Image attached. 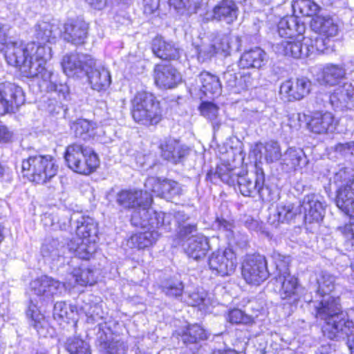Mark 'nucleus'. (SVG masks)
<instances>
[{"label":"nucleus","mask_w":354,"mask_h":354,"mask_svg":"<svg viewBox=\"0 0 354 354\" xmlns=\"http://www.w3.org/2000/svg\"><path fill=\"white\" fill-rule=\"evenodd\" d=\"M55 26L48 21L37 24L35 40L12 41L6 45L4 58L7 64L26 77L44 75L48 71L47 64L53 57L52 48L48 44L55 41Z\"/></svg>","instance_id":"1"},{"label":"nucleus","mask_w":354,"mask_h":354,"mask_svg":"<svg viewBox=\"0 0 354 354\" xmlns=\"http://www.w3.org/2000/svg\"><path fill=\"white\" fill-rule=\"evenodd\" d=\"M317 283V293L322 298L314 306V317L324 321L321 327L323 336L335 341L348 337L354 330V322L344 314L340 297H326V290L335 288V277L322 272Z\"/></svg>","instance_id":"2"},{"label":"nucleus","mask_w":354,"mask_h":354,"mask_svg":"<svg viewBox=\"0 0 354 354\" xmlns=\"http://www.w3.org/2000/svg\"><path fill=\"white\" fill-rule=\"evenodd\" d=\"M129 113L135 124L145 128H156L165 118L158 95L147 90L136 91L131 98Z\"/></svg>","instance_id":"3"},{"label":"nucleus","mask_w":354,"mask_h":354,"mask_svg":"<svg viewBox=\"0 0 354 354\" xmlns=\"http://www.w3.org/2000/svg\"><path fill=\"white\" fill-rule=\"evenodd\" d=\"M59 169L57 160L50 154L30 155L21 162L22 178L35 185L50 183L57 176Z\"/></svg>","instance_id":"4"},{"label":"nucleus","mask_w":354,"mask_h":354,"mask_svg":"<svg viewBox=\"0 0 354 354\" xmlns=\"http://www.w3.org/2000/svg\"><path fill=\"white\" fill-rule=\"evenodd\" d=\"M63 157L66 167L74 173L89 176L100 166L99 155L91 144L75 141L68 144Z\"/></svg>","instance_id":"5"},{"label":"nucleus","mask_w":354,"mask_h":354,"mask_svg":"<svg viewBox=\"0 0 354 354\" xmlns=\"http://www.w3.org/2000/svg\"><path fill=\"white\" fill-rule=\"evenodd\" d=\"M308 25L310 30L317 35L306 39L311 52L321 55L333 50L340 32L334 18L328 15H319L311 19Z\"/></svg>","instance_id":"6"},{"label":"nucleus","mask_w":354,"mask_h":354,"mask_svg":"<svg viewBox=\"0 0 354 354\" xmlns=\"http://www.w3.org/2000/svg\"><path fill=\"white\" fill-rule=\"evenodd\" d=\"M76 224L75 235L68 245L77 258L89 261L97 251V224L88 216H82Z\"/></svg>","instance_id":"7"},{"label":"nucleus","mask_w":354,"mask_h":354,"mask_svg":"<svg viewBox=\"0 0 354 354\" xmlns=\"http://www.w3.org/2000/svg\"><path fill=\"white\" fill-rule=\"evenodd\" d=\"M172 335L181 342L183 354H199L212 333L202 322H187L174 331Z\"/></svg>","instance_id":"8"},{"label":"nucleus","mask_w":354,"mask_h":354,"mask_svg":"<svg viewBox=\"0 0 354 354\" xmlns=\"http://www.w3.org/2000/svg\"><path fill=\"white\" fill-rule=\"evenodd\" d=\"M240 270L241 278L250 286L258 287L270 277L268 259L258 252L243 257Z\"/></svg>","instance_id":"9"},{"label":"nucleus","mask_w":354,"mask_h":354,"mask_svg":"<svg viewBox=\"0 0 354 354\" xmlns=\"http://www.w3.org/2000/svg\"><path fill=\"white\" fill-rule=\"evenodd\" d=\"M306 129L315 136H328L337 131L340 119L328 110L317 109L305 117Z\"/></svg>","instance_id":"10"},{"label":"nucleus","mask_w":354,"mask_h":354,"mask_svg":"<svg viewBox=\"0 0 354 354\" xmlns=\"http://www.w3.org/2000/svg\"><path fill=\"white\" fill-rule=\"evenodd\" d=\"M272 284L273 292L281 301L295 305L300 301L302 286L295 274L287 273L285 275L274 276Z\"/></svg>","instance_id":"11"},{"label":"nucleus","mask_w":354,"mask_h":354,"mask_svg":"<svg viewBox=\"0 0 354 354\" xmlns=\"http://www.w3.org/2000/svg\"><path fill=\"white\" fill-rule=\"evenodd\" d=\"M208 266L216 276H230L234 272L237 266L236 253L231 247L219 248L209 257Z\"/></svg>","instance_id":"12"},{"label":"nucleus","mask_w":354,"mask_h":354,"mask_svg":"<svg viewBox=\"0 0 354 354\" xmlns=\"http://www.w3.org/2000/svg\"><path fill=\"white\" fill-rule=\"evenodd\" d=\"M311 86V81L306 77H290L281 83L279 94L287 102L300 101L310 93Z\"/></svg>","instance_id":"13"},{"label":"nucleus","mask_w":354,"mask_h":354,"mask_svg":"<svg viewBox=\"0 0 354 354\" xmlns=\"http://www.w3.org/2000/svg\"><path fill=\"white\" fill-rule=\"evenodd\" d=\"M116 201L125 209H149L153 203V196L142 189H122L117 193Z\"/></svg>","instance_id":"14"},{"label":"nucleus","mask_w":354,"mask_h":354,"mask_svg":"<svg viewBox=\"0 0 354 354\" xmlns=\"http://www.w3.org/2000/svg\"><path fill=\"white\" fill-rule=\"evenodd\" d=\"M307 38L310 37L301 35L284 39L276 45V53L279 55L292 59H301L313 55H319L318 53L311 52L307 45Z\"/></svg>","instance_id":"15"},{"label":"nucleus","mask_w":354,"mask_h":354,"mask_svg":"<svg viewBox=\"0 0 354 354\" xmlns=\"http://www.w3.org/2000/svg\"><path fill=\"white\" fill-rule=\"evenodd\" d=\"M25 102L20 86L10 82L0 83V115L12 113Z\"/></svg>","instance_id":"16"},{"label":"nucleus","mask_w":354,"mask_h":354,"mask_svg":"<svg viewBox=\"0 0 354 354\" xmlns=\"http://www.w3.org/2000/svg\"><path fill=\"white\" fill-rule=\"evenodd\" d=\"M95 65V62L90 55L79 53L66 54L61 61L62 70L68 76H77L83 72L87 74Z\"/></svg>","instance_id":"17"},{"label":"nucleus","mask_w":354,"mask_h":354,"mask_svg":"<svg viewBox=\"0 0 354 354\" xmlns=\"http://www.w3.org/2000/svg\"><path fill=\"white\" fill-rule=\"evenodd\" d=\"M333 201L344 215L350 218H354V178L337 187Z\"/></svg>","instance_id":"18"},{"label":"nucleus","mask_w":354,"mask_h":354,"mask_svg":"<svg viewBox=\"0 0 354 354\" xmlns=\"http://www.w3.org/2000/svg\"><path fill=\"white\" fill-rule=\"evenodd\" d=\"M223 79L226 87L235 93L249 89L254 83L252 74L239 66L227 68L223 74Z\"/></svg>","instance_id":"19"},{"label":"nucleus","mask_w":354,"mask_h":354,"mask_svg":"<svg viewBox=\"0 0 354 354\" xmlns=\"http://www.w3.org/2000/svg\"><path fill=\"white\" fill-rule=\"evenodd\" d=\"M89 24L82 19L76 18L68 20L64 24L60 37L66 42L75 46L86 43L88 37Z\"/></svg>","instance_id":"20"},{"label":"nucleus","mask_w":354,"mask_h":354,"mask_svg":"<svg viewBox=\"0 0 354 354\" xmlns=\"http://www.w3.org/2000/svg\"><path fill=\"white\" fill-rule=\"evenodd\" d=\"M154 84L161 89H172L181 82V75L178 71L171 64L158 63L153 69Z\"/></svg>","instance_id":"21"},{"label":"nucleus","mask_w":354,"mask_h":354,"mask_svg":"<svg viewBox=\"0 0 354 354\" xmlns=\"http://www.w3.org/2000/svg\"><path fill=\"white\" fill-rule=\"evenodd\" d=\"M160 156L165 160L177 165L189 154V147L182 145L179 139L169 136L160 142L158 145Z\"/></svg>","instance_id":"22"},{"label":"nucleus","mask_w":354,"mask_h":354,"mask_svg":"<svg viewBox=\"0 0 354 354\" xmlns=\"http://www.w3.org/2000/svg\"><path fill=\"white\" fill-rule=\"evenodd\" d=\"M254 183L245 175L238 174L234 185H231L244 196H251L256 191L261 194L265 187L266 176L263 168L255 163Z\"/></svg>","instance_id":"23"},{"label":"nucleus","mask_w":354,"mask_h":354,"mask_svg":"<svg viewBox=\"0 0 354 354\" xmlns=\"http://www.w3.org/2000/svg\"><path fill=\"white\" fill-rule=\"evenodd\" d=\"M150 48L156 57L164 61H176L180 58L181 50L176 43L160 35L152 38Z\"/></svg>","instance_id":"24"},{"label":"nucleus","mask_w":354,"mask_h":354,"mask_svg":"<svg viewBox=\"0 0 354 354\" xmlns=\"http://www.w3.org/2000/svg\"><path fill=\"white\" fill-rule=\"evenodd\" d=\"M305 224L320 223L324 217L325 206L315 194H306L301 203Z\"/></svg>","instance_id":"25"},{"label":"nucleus","mask_w":354,"mask_h":354,"mask_svg":"<svg viewBox=\"0 0 354 354\" xmlns=\"http://www.w3.org/2000/svg\"><path fill=\"white\" fill-rule=\"evenodd\" d=\"M61 286V282L46 274L35 278L30 282V289L40 299H52Z\"/></svg>","instance_id":"26"},{"label":"nucleus","mask_w":354,"mask_h":354,"mask_svg":"<svg viewBox=\"0 0 354 354\" xmlns=\"http://www.w3.org/2000/svg\"><path fill=\"white\" fill-rule=\"evenodd\" d=\"M346 77V71L344 65L329 63L320 68L317 82L319 85L332 87L337 85Z\"/></svg>","instance_id":"27"},{"label":"nucleus","mask_w":354,"mask_h":354,"mask_svg":"<svg viewBox=\"0 0 354 354\" xmlns=\"http://www.w3.org/2000/svg\"><path fill=\"white\" fill-rule=\"evenodd\" d=\"M330 104L342 111L351 109L354 104V86L349 82L338 86L330 95Z\"/></svg>","instance_id":"28"},{"label":"nucleus","mask_w":354,"mask_h":354,"mask_svg":"<svg viewBox=\"0 0 354 354\" xmlns=\"http://www.w3.org/2000/svg\"><path fill=\"white\" fill-rule=\"evenodd\" d=\"M239 8L234 0H220L213 7L212 19L230 24L237 19Z\"/></svg>","instance_id":"29"},{"label":"nucleus","mask_w":354,"mask_h":354,"mask_svg":"<svg viewBox=\"0 0 354 354\" xmlns=\"http://www.w3.org/2000/svg\"><path fill=\"white\" fill-rule=\"evenodd\" d=\"M306 26L293 16H284L277 23V32L284 39L304 35Z\"/></svg>","instance_id":"30"},{"label":"nucleus","mask_w":354,"mask_h":354,"mask_svg":"<svg viewBox=\"0 0 354 354\" xmlns=\"http://www.w3.org/2000/svg\"><path fill=\"white\" fill-rule=\"evenodd\" d=\"M160 234L156 230H145L133 232L127 239L133 249L145 250L152 248L157 242Z\"/></svg>","instance_id":"31"},{"label":"nucleus","mask_w":354,"mask_h":354,"mask_svg":"<svg viewBox=\"0 0 354 354\" xmlns=\"http://www.w3.org/2000/svg\"><path fill=\"white\" fill-rule=\"evenodd\" d=\"M149 183L150 184L149 193L160 198H171L179 192L178 183L175 180L153 178Z\"/></svg>","instance_id":"32"},{"label":"nucleus","mask_w":354,"mask_h":354,"mask_svg":"<svg viewBox=\"0 0 354 354\" xmlns=\"http://www.w3.org/2000/svg\"><path fill=\"white\" fill-rule=\"evenodd\" d=\"M266 52L259 47L245 50L238 61V66L245 71L249 68H260L265 65Z\"/></svg>","instance_id":"33"},{"label":"nucleus","mask_w":354,"mask_h":354,"mask_svg":"<svg viewBox=\"0 0 354 354\" xmlns=\"http://www.w3.org/2000/svg\"><path fill=\"white\" fill-rule=\"evenodd\" d=\"M210 250L209 239L203 234L194 236L185 249V253L195 260L204 258Z\"/></svg>","instance_id":"34"},{"label":"nucleus","mask_w":354,"mask_h":354,"mask_svg":"<svg viewBox=\"0 0 354 354\" xmlns=\"http://www.w3.org/2000/svg\"><path fill=\"white\" fill-rule=\"evenodd\" d=\"M70 127L74 136L82 139L86 144H89L88 142L93 140L95 138L96 125L86 119L79 118L73 121Z\"/></svg>","instance_id":"35"},{"label":"nucleus","mask_w":354,"mask_h":354,"mask_svg":"<svg viewBox=\"0 0 354 354\" xmlns=\"http://www.w3.org/2000/svg\"><path fill=\"white\" fill-rule=\"evenodd\" d=\"M237 175L238 174L234 172V169L230 167V164L221 162L216 165L215 169L211 168L207 171L206 179L212 181L218 178L230 186L234 184Z\"/></svg>","instance_id":"36"},{"label":"nucleus","mask_w":354,"mask_h":354,"mask_svg":"<svg viewBox=\"0 0 354 354\" xmlns=\"http://www.w3.org/2000/svg\"><path fill=\"white\" fill-rule=\"evenodd\" d=\"M201 86L200 91L205 96L218 95L221 91V84L219 77L207 71H202L198 75Z\"/></svg>","instance_id":"37"},{"label":"nucleus","mask_w":354,"mask_h":354,"mask_svg":"<svg viewBox=\"0 0 354 354\" xmlns=\"http://www.w3.org/2000/svg\"><path fill=\"white\" fill-rule=\"evenodd\" d=\"M292 7L295 14L300 17L313 19L319 16L322 10L320 6L313 0H293Z\"/></svg>","instance_id":"38"},{"label":"nucleus","mask_w":354,"mask_h":354,"mask_svg":"<svg viewBox=\"0 0 354 354\" xmlns=\"http://www.w3.org/2000/svg\"><path fill=\"white\" fill-rule=\"evenodd\" d=\"M167 3L170 9L181 15L195 14L201 6L198 0H167Z\"/></svg>","instance_id":"39"},{"label":"nucleus","mask_w":354,"mask_h":354,"mask_svg":"<svg viewBox=\"0 0 354 354\" xmlns=\"http://www.w3.org/2000/svg\"><path fill=\"white\" fill-rule=\"evenodd\" d=\"M91 75L88 76V81L91 88L100 91L107 88L111 82L110 73L106 70L91 69Z\"/></svg>","instance_id":"40"},{"label":"nucleus","mask_w":354,"mask_h":354,"mask_svg":"<svg viewBox=\"0 0 354 354\" xmlns=\"http://www.w3.org/2000/svg\"><path fill=\"white\" fill-rule=\"evenodd\" d=\"M72 276L75 283L82 287L91 286L97 283V277L91 268H75L72 272Z\"/></svg>","instance_id":"41"},{"label":"nucleus","mask_w":354,"mask_h":354,"mask_svg":"<svg viewBox=\"0 0 354 354\" xmlns=\"http://www.w3.org/2000/svg\"><path fill=\"white\" fill-rule=\"evenodd\" d=\"M227 321L233 325L252 326L255 323L253 316L237 308L228 310Z\"/></svg>","instance_id":"42"},{"label":"nucleus","mask_w":354,"mask_h":354,"mask_svg":"<svg viewBox=\"0 0 354 354\" xmlns=\"http://www.w3.org/2000/svg\"><path fill=\"white\" fill-rule=\"evenodd\" d=\"M295 212L292 207L289 205H279L276 208L274 214L270 216L271 223L276 226L281 223H288L295 218Z\"/></svg>","instance_id":"43"},{"label":"nucleus","mask_w":354,"mask_h":354,"mask_svg":"<svg viewBox=\"0 0 354 354\" xmlns=\"http://www.w3.org/2000/svg\"><path fill=\"white\" fill-rule=\"evenodd\" d=\"M259 151L264 149V158L268 163L279 160L281 156V148L277 142L270 141L264 144L257 143L255 145Z\"/></svg>","instance_id":"44"},{"label":"nucleus","mask_w":354,"mask_h":354,"mask_svg":"<svg viewBox=\"0 0 354 354\" xmlns=\"http://www.w3.org/2000/svg\"><path fill=\"white\" fill-rule=\"evenodd\" d=\"M26 317L31 322L32 326L37 331L43 329L46 324L45 315L35 304L28 306L26 312Z\"/></svg>","instance_id":"45"},{"label":"nucleus","mask_w":354,"mask_h":354,"mask_svg":"<svg viewBox=\"0 0 354 354\" xmlns=\"http://www.w3.org/2000/svg\"><path fill=\"white\" fill-rule=\"evenodd\" d=\"M232 37L229 35H223L216 37L211 45V51L214 54H223L225 56L230 55L232 47Z\"/></svg>","instance_id":"46"},{"label":"nucleus","mask_w":354,"mask_h":354,"mask_svg":"<svg viewBox=\"0 0 354 354\" xmlns=\"http://www.w3.org/2000/svg\"><path fill=\"white\" fill-rule=\"evenodd\" d=\"M66 349L70 354H91L88 344L77 337H69L67 339Z\"/></svg>","instance_id":"47"},{"label":"nucleus","mask_w":354,"mask_h":354,"mask_svg":"<svg viewBox=\"0 0 354 354\" xmlns=\"http://www.w3.org/2000/svg\"><path fill=\"white\" fill-rule=\"evenodd\" d=\"M344 240V243L354 248V221H348L337 227Z\"/></svg>","instance_id":"48"},{"label":"nucleus","mask_w":354,"mask_h":354,"mask_svg":"<svg viewBox=\"0 0 354 354\" xmlns=\"http://www.w3.org/2000/svg\"><path fill=\"white\" fill-rule=\"evenodd\" d=\"M184 286L182 281H171L162 287V292L169 297L178 298L183 295Z\"/></svg>","instance_id":"49"},{"label":"nucleus","mask_w":354,"mask_h":354,"mask_svg":"<svg viewBox=\"0 0 354 354\" xmlns=\"http://www.w3.org/2000/svg\"><path fill=\"white\" fill-rule=\"evenodd\" d=\"M198 110L201 115L208 120H214L218 116L219 107L212 102L203 101L198 106Z\"/></svg>","instance_id":"50"},{"label":"nucleus","mask_w":354,"mask_h":354,"mask_svg":"<svg viewBox=\"0 0 354 354\" xmlns=\"http://www.w3.org/2000/svg\"><path fill=\"white\" fill-rule=\"evenodd\" d=\"M275 274L277 275H285L291 273L290 269V261L286 256L278 254L274 258Z\"/></svg>","instance_id":"51"},{"label":"nucleus","mask_w":354,"mask_h":354,"mask_svg":"<svg viewBox=\"0 0 354 354\" xmlns=\"http://www.w3.org/2000/svg\"><path fill=\"white\" fill-rule=\"evenodd\" d=\"M148 229L150 230H158L164 225V216L156 211L149 214L147 219Z\"/></svg>","instance_id":"52"},{"label":"nucleus","mask_w":354,"mask_h":354,"mask_svg":"<svg viewBox=\"0 0 354 354\" xmlns=\"http://www.w3.org/2000/svg\"><path fill=\"white\" fill-rule=\"evenodd\" d=\"M48 89L50 91L57 93L64 98H66L69 93V88L66 84L61 82H50L48 86Z\"/></svg>","instance_id":"53"},{"label":"nucleus","mask_w":354,"mask_h":354,"mask_svg":"<svg viewBox=\"0 0 354 354\" xmlns=\"http://www.w3.org/2000/svg\"><path fill=\"white\" fill-rule=\"evenodd\" d=\"M142 7L145 15L153 14L159 8V0H143Z\"/></svg>","instance_id":"54"},{"label":"nucleus","mask_w":354,"mask_h":354,"mask_svg":"<svg viewBox=\"0 0 354 354\" xmlns=\"http://www.w3.org/2000/svg\"><path fill=\"white\" fill-rule=\"evenodd\" d=\"M303 160V157L295 151L290 152L288 154V165H290L291 168L294 170H297L299 168H301V162Z\"/></svg>","instance_id":"55"},{"label":"nucleus","mask_w":354,"mask_h":354,"mask_svg":"<svg viewBox=\"0 0 354 354\" xmlns=\"http://www.w3.org/2000/svg\"><path fill=\"white\" fill-rule=\"evenodd\" d=\"M196 230L197 225L196 223L183 225L179 227L178 236L180 237H185L196 232Z\"/></svg>","instance_id":"56"},{"label":"nucleus","mask_w":354,"mask_h":354,"mask_svg":"<svg viewBox=\"0 0 354 354\" xmlns=\"http://www.w3.org/2000/svg\"><path fill=\"white\" fill-rule=\"evenodd\" d=\"M216 222L218 228H222L225 230H231L234 227L233 221H228L223 217L216 218Z\"/></svg>","instance_id":"57"},{"label":"nucleus","mask_w":354,"mask_h":354,"mask_svg":"<svg viewBox=\"0 0 354 354\" xmlns=\"http://www.w3.org/2000/svg\"><path fill=\"white\" fill-rule=\"evenodd\" d=\"M12 133L5 126H0V142H8L12 140Z\"/></svg>","instance_id":"58"},{"label":"nucleus","mask_w":354,"mask_h":354,"mask_svg":"<svg viewBox=\"0 0 354 354\" xmlns=\"http://www.w3.org/2000/svg\"><path fill=\"white\" fill-rule=\"evenodd\" d=\"M8 34L3 29V26L0 24V45H3L2 48L3 54L4 55V49L6 46L10 44L11 41L7 42Z\"/></svg>","instance_id":"59"},{"label":"nucleus","mask_w":354,"mask_h":354,"mask_svg":"<svg viewBox=\"0 0 354 354\" xmlns=\"http://www.w3.org/2000/svg\"><path fill=\"white\" fill-rule=\"evenodd\" d=\"M209 354H239L232 348L213 349Z\"/></svg>","instance_id":"60"},{"label":"nucleus","mask_w":354,"mask_h":354,"mask_svg":"<svg viewBox=\"0 0 354 354\" xmlns=\"http://www.w3.org/2000/svg\"><path fill=\"white\" fill-rule=\"evenodd\" d=\"M337 148L340 150H350L351 149H354V141L345 142V143H339L337 145Z\"/></svg>","instance_id":"61"},{"label":"nucleus","mask_w":354,"mask_h":354,"mask_svg":"<svg viewBox=\"0 0 354 354\" xmlns=\"http://www.w3.org/2000/svg\"><path fill=\"white\" fill-rule=\"evenodd\" d=\"M348 346L351 351V354H354V336L351 339H348Z\"/></svg>","instance_id":"62"},{"label":"nucleus","mask_w":354,"mask_h":354,"mask_svg":"<svg viewBox=\"0 0 354 354\" xmlns=\"http://www.w3.org/2000/svg\"><path fill=\"white\" fill-rule=\"evenodd\" d=\"M5 171H6L5 167L0 162V178H2L4 176Z\"/></svg>","instance_id":"63"},{"label":"nucleus","mask_w":354,"mask_h":354,"mask_svg":"<svg viewBox=\"0 0 354 354\" xmlns=\"http://www.w3.org/2000/svg\"><path fill=\"white\" fill-rule=\"evenodd\" d=\"M3 239V227L0 225V243Z\"/></svg>","instance_id":"64"}]
</instances>
